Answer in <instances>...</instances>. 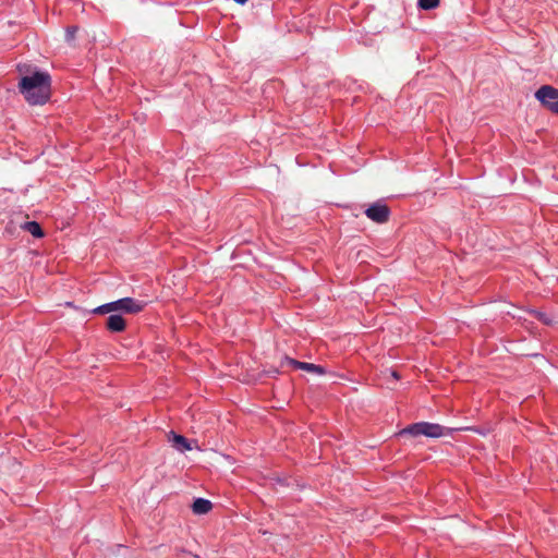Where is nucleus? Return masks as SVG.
I'll use <instances>...</instances> for the list:
<instances>
[{
  "label": "nucleus",
  "mask_w": 558,
  "mask_h": 558,
  "mask_svg": "<svg viewBox=\"0 0 558 558\" xmlns=\"http://www.w3.org/2000/svg\"><path fill=\"white\" fill-rule=\"evenodd\" d=\"M21 75L17 84L19 92L31 106L45 105L51 96V76L48 72L39 71L29 64H19Z\"/></svg>",
  "instance_id": "obj_1"
},
{
  "label": "nucleus",
  "mask_w": 558,
  "mask_h": 558,
  "mask_svg": "<svg viewBox=\"0 0 558 558\" xmlns=\"http://www.w3.org/2000/svg\"><path fill=\"white\" fill-rule=\"evenodd\" d=\"M450 428H446L439 424L418 422L411 424L400 430L399 435L402 437L410 436L417 438L420 436H426L429 438H439L450 433Z\"/></svg>",
  "instance_id": "obj_2"
},
{
  "label": "nucleus",
  "mask_w": 558,
  "mask_h": 558,
  "mask_svg": "<svg viewBox=\"0 0 558 558\" xmlns=\"http://www.w3.org/2000/svg\"><path fill=\"white\" fill-rule=\"evenodd\" d=\"M145 303L132 298H123L114 302L102 304L92 311L94 314H108L113 312H122L126 314H136L143 311Z\"/></svg>",
  "instance_id": "obj_3"
},
{
  "label": "nucleus",
  "mask_w": 558,
  "mask_h": 558,
  "mask_svg": "<svg viewBox=\"0 0 558 558\" xmlns=\"http://www.w3.org/2000/svg\"><path fill=\"white\" fill-rule=\"evenodd\" d=\"M534 96L545 109L558 114V88L551 85H543L535 92Z\"/></svg>",
  "instance_id": "obj_4"
},
{
  "label": "nucleus",
  "mask_w": 558,
  "mask_h": 558,
  "mask_svg": "<svg viewBox=\"0 0 558 558\" xmlns=\"http://www.w3.org/2000/svg\"><path fill=\"white\" fill-rule=\"evenodd\" d=\"M368 219L376 223H385L389 220L390 209L386 204L374 203L365 211Z\"/></svg>",
  "instance_id": "obj_5"
},
{
  "label": "nucleus",
  "mask_w": 558,
  "mask_h": 558,
  "mask_svg": "<svg viewBox=\"0 0 558 558\" xmlns=\"http://www.w3.org/2000/svg\"><path fill=\"white\" fill-rule=\"evenodd\" d=\"M284 364L291 365L294 368L303 369L310 373H315L317 375H324L326 373L325 368L320 365L306 363V362H300L294 359L286 357L284 361L281 363V366Z\"/></svg>",
  "instance_id": "obj_6"
},
{
  "label": "nucleus",
  "mask_w": 558,
  "mask_h": 558,
  "mask_svg": "<svg viewBox=\"0 0 558 558\" xmlns=\"http://www.w3.org/2000/svg\"><path fill=\"white\" fill-rule=\"evenodd\" d=\"M169 440L172 442V447L180 452L192 450L193 447L187 438L181 435H177L173 432L170 433Z\"/></svg>",
  "instance_id": "obj_7"
},
{
  "label": "nucleus",
  "mask_w": 558,
  "mask_h": 558,
  "mask_svg": "<svg viewBox=\"0 0 558 558\" xmlns=\"http://www.w3.org/2000/svg\"><path fill=\"white\" fill-rule=\"evenodd\" d=\"M107 328L113 332H121L125 329V320L121 315L112 314L108 317Z\"/></svg>",
  "instance_id": "obj_8"
},
{
  "label": "nucleus",
  "mask_w": 558,
  "mask_h": 558,
  "mask_svg": "<svg viewBox=\"0 0 558 558\" xmlns=\"http://www.w3.org/2000/svg\"><path fill=\"white\" fill-rule=\"evenodd\" d=\"M211 508V502L204 498H197L192 505V510L195 514H206Z\"/></svg>",
  "instance_id": "obj_9"
},
{
  "label": "nucleus",
  "mask_w": 558,
  "mask_h": 558,
  "mask_svg": "<svg viewBox=\"0 0 558 558\" xmlns=\"http://www.w3.org/2000/svg\"><path fill=\"white\" fill-rule=\"evenodd\" d=\"M23 229L29 232L35 238H43L44 231L40 225L36 221H28L23 225Z\"/></svg>",
  "instance_id": "obj_10"
},
{
  "label": "nucleus",
  "mask_w": 558,
  "mask_h": 558,
  "mask_svg": "<svg viewBox=\"0 0 558 558\" xmlns=\"http://www.w3.org/2000/svg\"><path fill=\"white\" fill-rule=\"evenodd\" d=\"M417 5L422 10H433L439 5V0H418Z\"/></svg>",
  "instance_id": "obj_11"
},
{
  "label": "nucleus",
  "mask_w": 558,
  "mask_h": 558,
  "mask_svg": "<svg viewBox=\"0 0 558 558\" xmlns=\"http://www.w3.org/2000/svg\"><path fill=\"white\" fill-rule=\"evenodd\" d=\"M77 28L76 27H69L66 29V39L68 40H72L75 36V33H76Z\"/></svg>",
  "instance_id": "obj_12"
},
{
  "label": "nucleus",
  "mask_w": 558,
  "mask_h": 558,
  "mask_svg": "<svg viewBox=\"0 0 558 558\" xmlns=\"http://www.w3.org/2000/svg\"><path fill=\"white\" fill-rule=\"evenodd\" d=\"M390 376L396 380L400 379V375L397 371H390Z\"/></svg>",
  "instance_id": "obj_13"
},
{
  "label": "nucleus",
  "mask_w": 558,
  "mask_h": 558,
  "mask_svg": "<svg viewBox=\"0 0 558 558\" xmlns=\"http://www.w3.org/2000/svg\"><path fill=\"white\" fill-rule=\"evenodd\" d=\"M234 2L239 3V4H244L247 2V0H233Z\"/></svg>",
  "instance_id": "obj_14"
},
{
  "label": "nucleus",
  "mask_w": 558,
  "mask_h": 558,
  "mask_svg": "<svg viewBox=\"0 0 558 558\" xmlns=\"http://www.w3.org/2000/svg\"><path fill=\"white\" fill-rule=\"evenodd\" d=\"M544 316H545L544 314H539V318H541L544 323H546V324H547V320L544 318Z\"/></svg>",
  "instance_id": "obj_15"
},
{
  "label": "nucleus",
  "mask_w": 558,
  "mask_h": 558,
  "mask_svg": "<svg viewBox=\"0 0 558 558\" xmlns=\"http://www.w3.org/2000/svg\"><path fill=\"white\" fill-rule=\"evenodd\" d=\"M465 429L464 427H454V430H462Z\"/></svg>",
  "instance_id": "obj_16"
}]
</instances>
